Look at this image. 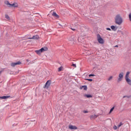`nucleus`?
Segmentation results:
<instances>
[{
    "instance_id": "obj_28",
    "label": "nucleus",
    "mask_w": 131,
    "mask_h": 131,
    "mask_svg": "<svg viewBox=\"0 0 131 131\" xmlns=\"http://www.w3.org/2000/svg\"><path fill=\"white\" fill-rule=\"evenodd\" d=\"M72 66H73V67H75V68H76V64H73Z\"/></svg>"
},
{
    "instance_id": "obj_7",
    "label": "nucleus",
    "mask_w": 131,
    "mask_h": 131,
    "mask_svg": "<svg viewBox=\"0 0 131 131\" xmlns=\"http://www.w3.org/2000/svg\"><path fill=\"white\" fill-rule=\"evenodd\" d=\"M4 4L6 6H7V7H11L12 6V4H10V3L9 2V1H7V0L5 1Z\"/></svg>"
},
{
    "instance_id": "obj_33",
    "label": "nucleus",
    "mask_w": 131,
    "mask_h": 131,
    "mask_svg": "<svg viewBox=\"0 0 131 131\" xmlns=\"http://www.w3.org/2000/svg\"><path fill=\"white\" fill-rule=\"evenodd\" d=\"M2 72H3L2 71H0V74H2Z\"/></svg>"
},
{
    "instance_id": "obj_23",
    "label": "nucleus",
    "mask_w": 131,
    "mask_h": 131,
    "mask_svg": "<svg viewBox=\"0 0 131 131\" xmlns=\"http://www.w3.org/2000/svg\"><path fill=\"white\" fill-rule=\"evenodd\" d=\"M112 78H113V76H111L108 78V81H110V80H111L112 79Z\"/></svg>"
},
{
    "instance_id": "obj_13",
    "label": "nucleus",
    "mask_w": 131,
    "mask_h": 131,
    "mask_svg": "<svg viewBox=\"0 0 131 131\" xmlns=\"http://www.w3.org/2000/svg\"><path fill=\"white\" fill-rule=\"evenodd\" d=\"M83 97H85L86 98H93V96L90 94H84Z\"/></svg>"
},
{
    "instance_id": "obj_14",
    "label": "nucleus",
    "mask_w": 131,
    "mask_h": 131,
    "mask_svg": "<svg viewBox=\"0 0 131 131\" xmlns=\"http://www.w3.org/2000/svg\"><path fill=\"white\" fill-rule=\"evenodd\" d=\"M5 18H6V19H7V20H8V21H10V20H11V18H10V16H9V15L8 14L5 15Z\"/></svg>"
},
{
    "instance_id": "obj_11",
    "label": "nucleus",
    "mask_w": 131,
    "mask_h": 131,
    "mask_svg": "<svg viewBox=\"0 0 131 131\" xmlns=\"http://www.w3.org/2000/svg\"><path fill=\"white\" fill-rule=\"evenodd\" d=\"M11 7H13V8H18V4L16 3H13V4H11Z\"/></svg>"
},
{
    "instance_id": "obj_4",
    "label": "nucleus",
    "mask_w": 131,
    "mask_h": 131,
    "mask_svg": "<svg viewBox=\"0 0 131 131\" xmlns=\"http://www.w3.org/2000/svg\"><path fill=\"white\" fill-rule=\"evenodd\" d=\"M51 83H52V81L48 80L45 85L44 89H48V88H49L50 86L51 85Z\"/></svg>"
},
{
    "instance_id": "obj_27",
    "label": "nucleus",
    "mask_w": 131,
    "mask_h": 131,
    "mask_svg": "<svg viewBox=\"0 0 131 131\" xmlns=\"http://www.w3.org/2000/svg\"><path fill=\"white\" fill-rule=\"evenodd\" d=\"M89 77H91V76H95V75L94 74H90L89 75Z\"/></svg>"
},
{
    "instance_id": "obj_8",
    "label": "nucleus",
    "mask_w": 131,
    "mask_h": 131,
    "mask_svg": "<svg viewBox=\"0 0 131 131\" xmlns=\"http://www.w3.org/2000/svg\"><path fill=\"white\" fill-rule=\"evenodd\" d=\"M69 128H70V129H77V127L73 125H70L69 126Z\"/></svg>"
},
{
    "instance_id": "obj_3",
    "label": "nucleus",
    "mask_w": 131,
    "mask_h": 131,
    "mask_svg": "<svg viewBox=\"0 0 131 131\" xmlns=\"http://www.w3.org/2000/svg\"><path fill=\"white\" fill-rule=\"evenodd\" d=\"M97 40L99 43L103 45L104 43V39L101 37L100 34L97 35Z\"/></svg>"
},
{
    "instance_id": "obj_6",
    "label": "nucleus",
    "mask_w": 131,
    "mask_h": 131,
    "mask_svg": "<svg viewBox=\"0 0 131 131\" xmlns=\"http://www.w3.org/2000/svg\"><path fill=\"white\" fill-rule=\"evenodd\" d=\"M20 64H21V63L20 62V61H17L16 62H12L11 64V66H12V67H15V66L16 65H20Z\"/></svg>"
},
{
    "instance_id": "obj_25",
    "label": "nucleus",
    "mask_w": 131,
    "mask_h": 131,
    "mask_svg": "<svg viewBox=\"0 0 131 131\" xmlns=\"http://www.w3.org/2000/svg\"><path fill=\"white\" fill-rule=\"evenodd\" d=\"M86 80H88V81H92L93 79H86Z\"/></svg>"
},
{
    "instance_id": "obj_17",
    "label": "nucleus",
    "mask_w": 131,
    "mask_h": 131,
    "mask_svg": "<svg viewBox=\"0 0 131 131\" xmlns=\"http://www.w3.org/2000/svg\"><path fill=\"white\" fill-rule=\"evenodd\" d=\"M98 117V116L96 115H93L92 116H91V118L93 119V118H97Z\"/></svg>"
},
{
    "instance_id": "obj_1",
    "label": "nucleus",
    "mask_w": 131,
    "mask_h": 131,
    "mask_svg": "<svg viewBox=\"0 0 131 131\" xmlns=\"http://www.w3.org/2000/svg\"><path fill=\"white\" fill-rule=\"evenodd\" d=\"M115 22L117 25H121L123 23V19L120 14H117L115 17Z\"/></svg>"
},
{
    "instance_id": "obj_15",
    "label": "nucleus",
    "mask_w": 131,
    "mask_h": 131,
    "mask_svg": "<svg viewBox=\"0 0 131 131\" xmlns=\"http://www.w3.org/2000/svg\"><path fill=\"white\" fill-rule=\"evenodd\" d=\"M53 16H54V17H56L57 18H59V15H58V14H57V13H56V12H54L52 14Z\"/></svg>"
},
{
    "instance_id": "obj_24",
    "label": "nucleus",
    "mask_w": 131,
    "mask_h": 131,
    "mask_svg": "<svg viewBox=\"0 0 131 131\" xmlns=\"http://www.w3.org/2000/svg\"><path fill=\"white\" fill-rule=\"evenodd\" d=\"M113 128H114V129L116 130V129H117V127L116 126V125H115V126L113 127Z\"/></svg>"
},
{
    "instance_id": "obj_19",
    "label": "nucleus",
    "mask_w": 131,
    "mask_h": 131,
    "mask_svg": "<svg viewBox=\"0 0 131 131\" xmlns=\"http://www.w3.org/2000/svg\"><path fill=\"white\" fill-rule=\"evenodd\" d=\"M62 69H63V68L62 67H60V68H59L58 69V72H60V71H62Z\"/></svg>"
},
{
    "instance_id": "obj_12",
    "label": "nucleus",
    "mask_w": 131,
    "mask_h": 131,
    "mask_svg": "<svg viewBox=\"0 0 131 131\" xmlns=\"http://www.w3.org/2000/svg\"><path fill=\"white\" fill-rule=\"evenodd\" d=\"M80 90H84V91H86V90H88V87L86 86V85H83L81 87H80Z\"/></svg>"
},
{
    "instance_id": "obj_21",
    "label": "nucleus",
    "mask_w": 131,
    "mask_h": 131,
    "mask_svg": "<svg viewBox=\"0 0 131 131\" xmlns=\"http://www.w3.org/2000/svg\"><path fill=\"white\" fill-rule=\"evenodd\" d=\"M114 108H115V107L113 106V107L110 110V114L113 111V110H114Z\"/></svg>"
},
{
    "instance_id": "obj_2",
    "label": "nucleus",
    "mask_w": 131,
    "mask_h": 131,
    "mask_svg": "<svg viewBox=\"0 0 131 131\" xmlns=\"http://www.w3.org/2000/svg\"><path fill=\"white\" fill-rule=\"evenodd\" d=\"M47 51H48V48L47 47H43L39 50L35 51V52L36 53V54H37V55H40L41 53H43V52H47Z\"/></svg>"
},
{
    "instance_id": "obj_32",
    "label": "nucleus",
    "mask_w": 131,
    "mask_h": 131,
    "mask_svg": "<svg viewBox=\"0 0 131 131\" xmlns=\"http://www.w3.org/2000/svg\"><path fill=\"white\" fill-rule=\"evenodd\" d=\"M115 48H118V45L115 46Z\"/></svg>"
},
{
    "instance_id": "obj_10",
    "label": "nucleus",
    "mask_w": 131,
    "mask_h": 131,
    "mask_svg": "<svg viewBox=\"0 0 131 131\" xmlns=\"http://www.w3.org/2000/svg\"><path fill=\"white\" fill-rule=\"evenodd\" d=\"M125 79H126V82H127L128 84H129V85H131V80H130L129 78H126Z\"/></svg>"
},
{
    "instance_id": "obj_29",
    "label": "nucleus",
    "mask_w": 131,
    "mask_h": 131,
    "mask_svg": "<svg viewBox=\"0 0 131 131\" xmlns=\"http://www.w3.org/2000/svg\"><path fill=\"white\" fill-rule=\"evenodd\" d=\"M83 113H89V112H88V111H83Z\"/></svg>"
},
{
    "instance_id": "obj_9",
    "label": "nucleus",
    "mask_w": 131,
    "mask_h": 131,
    "mask_svg": "<svg viewBox=\"0 0 131 131\" xmlns=\"http://www.w3.org/2000/svg\"><path fill=\"white\" fill-rule=\"evenodd\" d=\"M10 97L11 96H0V99L6 100V99H9V98H10Z\"/></svg>"
},
{
    "instance_id": "obj_18",
    "label": "nucleus",
    "mask_w": 131,
    "mask_h": 131,
    "mask_svg": "<svg viewBox=\"0 0 131 131\" xmlns=\"http://www.w3.org/2000/svg\"><path fill=\"white\" fill-rule=\"evenodd\" d=\"M129 72H127L126 74V76H125V79L126 78H128V76L129 75Z\"/></svg>"
},
{
    "instance_id": "obj_26",
    "label": "nucleus",
    "mask_w": 131,
    "mask_h": 131,
    "mask_svg": "<svg viewBox=\"0 0 131 131\" xmlns=\"http://www.w3.org/2000/svg\"><path fill=\"white\" fill-rule=\"evenodd\" d=\"M129 19L130 21H131V13H130L129 15Z\"/></svg>"
},
{
    "instance_id": "obj_30",
    "label": "nucleus",
    "mask_w": 131,
    "mask_h": 131,
    "mask_svg": "<svg viewBox=\"0 0 131 131\" xmlns=\"http://www.w3.org/2000/svg\"><path fill=\"white\" fill-rule=\"evenodd\" d=\"M106 30H108L109 31H111V29L107 28H106Z\"/></svg>"
},
{
    "instance_id": "obj_16",
    "label": "nucleus",
    "mask_w": 131,
    "mask_h": 131,
    "mask_svg": "<svg viewBox=\"0 0 131 131\" xmlns=\"http://www.w3.org/2000/svg\"><path fill=\"white\" fill-rule=\"evenodd\" d=\"M34 39H38L39 38V36L37 35L33 36Z\"/></svg>"
},
{
    "instance_id": "obj_31",
    "label": "nucleus",
    "mask_w": 131,
    "mask_h": 131,
    "mask_svg": "<svg viewBox=\"0 0 131 131\" xmlns=\"http://www.w3.org/2000/svg\"><path fill=\"white\" fill-rule=\"evenodd\" d=\"M126 97H127V98H128V97H127V96H123V98H126Z\"/></svg>"
},
{
    "instance_id": "obj_5",
    "label": "nucleus",
    "mask_w": 131,
    "mask_h": 131,
    "mask_svg": "<svg viewBox=\"0 0 131 131\" xmlns=\"http://www.w3.org/2000/svg\"><path fill=\"white\" fill-rule=\"evenodd\" d=\"M124 74L123 72L120 73L119 74V78H118V82H120V81L122 80V79H123Z\"/></svg>"
},
{
    "instance_id": "obj_34",
    "label": "nucleus",
    "mask_w": 131,
    "mask_h": 131,
    "mask_svg": "<svg viewBox=\"0 0 131 131\" xmlns=\"http://www.w3.org/2000/svg\"><path fill=\"white\" fill-rule=\"evenodd\" d=\"M71 40L73 41V39H72V40Z\"/></svg>"
},
{
    "instance_id": "obj_20",
    "label": "nucleus",
    "mask_w": 131,
    "mask_h": 131,
    "mask_svg": "<svg viewBox=\"0 0 131 131\" xmlns=\"http://www.w3.org/2000/svg\"><path fill=\"white\" fill-rule=\"evenodd\" d=\"M111 29H112V30H114V31L116 30H115V26H111Z\"/></svg>"
},
{
    "instance_id": "obj_22",
    "label": "nucleus",
    "mask_w": 131,
    "mask_h": 131,
    "mask_svg": "<svg viewBox=\"0 0 131 131\" xmlns=\"http://www.w3.org/2000/svg\"><path fill=\"white\" fill-rule=\"evenodd\" d=\"M121 125H123V123H122V122H120L118 125V127H120V126H121Z\"/></svg>"
}]
</instances>
